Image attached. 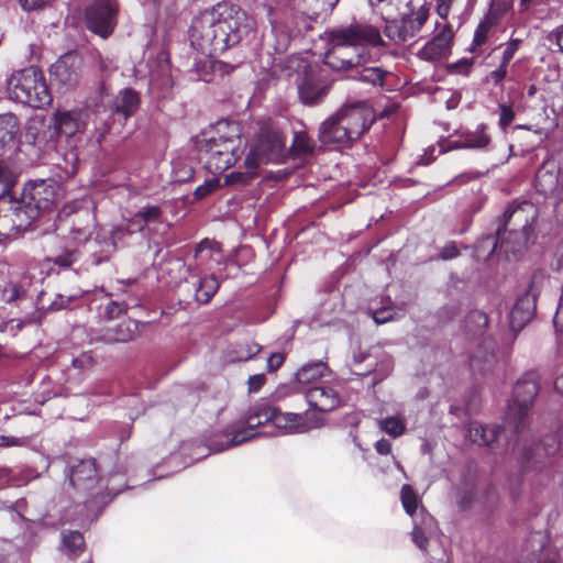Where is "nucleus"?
<instances>
[{
	"instance_id": "1",
	"label": "nucleus",
	"mask_w": 563,
	"mask_h": 563,
	"mask_svg": "<svg viewBox=\"0 0 563 563\" xmlns=\"http://www.w3.org/2000/svg\"><path fill=\"white\" fill-rule=\"evenodd\" d=\"M256 21L240 8L225 2L195 16L188 31L190 45L206 56L225 52L256 34Z\"/></svg>"
},
{
	"instance_id": "2",
	"label": "nucleus",
	"mask_w": 563,
	"mask_h": 563,
	"mask_svg": "<svg viewBox=\"0 0 563 563\" xmlns=\"http://www.w3.org/2000/svg\"><path fill=\"white\" fill-rule=\"evenodd\" d=\"M272 423L284 433H305L322 426L320 413L307 410L305 413L280 412L277 408L266 404L257 405L246 422L238 421L224 429L220 440H210L213 451L220 452L239 445L256 435L255 428Z\"/></svg>"
},
{
	"instance_id": "3",
	"label": "nucleus",
	"mask_w": 563,
	"mask_h": 563,
	"mask_svg": "<svg viewBox=\"0 0 563 563\" xmlns=\"http://www.w3.org/2000/svg\"><path fill=\"white\" fill-rule=\"evenodd\" d=\"M331 45L324 55V64L334 70H346L376 62L384 41L374 26L351 25L333 31Z\"/></svg>"
},
{
	"instance_id": "4",
	"label": "nucleus",
	"mask_w": 563,
	"mask_h": 563,
	"mask_svg": "<svg viewBox=\"0 0 563 563\" xmlns=\"http://www.w3.org/2000/svg\"><path fill=\"white\" fill-rule=\"evenodd\" d=\"M199 159L211 174H221L235 164L244 153L245 143L234 122L221 121L197 140Z\"/></svg>"
},
{
	"instance_id": "5",
	"label": "nucleus",
	"mask_w": 563,
	"mask_h": 563,
	"mask_svg": "<svg viewBox=\"0 0 563 563\" xmlns=\"http://www.w3.org/2000/svg\"><path fill=\"white\" fill-rule=\"evenodd\" d=\"M373 122L374 114L366 102L344 106L321 124L319 139L325 145L342 148L357 140Z\"/></svg>"
},
{
	"instance_id": "6",
	"label": "nucleus",
	"mask_w": 563,
	"mask_h": 563,
	"mask_svg": "<svg viewBox=\"0 0 563 563\" xmlns=\"http://www.w3.org/2000/svg\"><path fill=\"white\" fill-rule=\"evenodd\" d=\"M284 150L285 137L283 133L278 130L264 129L245 157V172H233L227 175L224 183L227 185L247 183L257 175L261 165L278 162L283 157Z\"/></svg>"
},
{
	"instance_id": "7",
	"label": "nucleus",
	"mask_w": 563,
	"mask_h": 563,
	"mask_svg": "<svg viewBox=\"0 0 563 563\" xmlns=\"http://www.w3.org/2000/svg\"><path fill=\"white\" fill-rule=\"evenodd\" d=\"M537 208L529 201H522L516 206H509L505 211L504 219L506 224H512L509 238L514 239L515 246H510V241L505 236V230L499 228L497 231V241L493 245V251L499 245L506 253L516 254L526 246L533 231V224L537 219Z\"/></svg>"
},
{
	"instance_id": "8",
	"label": "nucleus",
	"mask_w": 563,
	"mask_h": 563,
	"mask_svg": "<svg viewBox=\"0 0 563 563\" xmlns=\"http://www.w3.org/2000/svg\"><path fill=\"white\" fill-rule=\"evenodd\" d=\"M7 90L11 99L33 108L47 106L52 100L43 73L34 66L13 73Z\"/></svg>"
},
{
	"instance_id": "9",
	"label": "nucleus",
	"mask_w": 563,
	"mask_h": 563,
	"mask_svg": "<svg viewBox=\"0 0 563 563\" xmlns=\"http://www.w3.org/2000/svg\"><path fill=\"white\" fill-rule=\"evenodd\" d=\"M538 393L539 383L536 374L529 373L517 382L506 417L507 424L512 426L516 433L519 434L526 427V417Z\"/></svg>"
},
{
	"instance_id": "10",
	"label": "nucleus",
	"mask_w": 563,
	"mask_h": 563,
	"mask_svg": "<svg viewBox=\"0 0 563 563\" xmlns=\"http://www.w3.org/2000/svg\"><path fill=\"white\" fill-rule=\"evenodd\" d=\"M87 27L100 35L108 37L117 23V4L114 0H97L86 10Z\"/></svg>"
},
{
	"instance_id": "11",
	"label": "nucleus",
	"mask_w": 563,
	"mask_h": 563,
	"mask_svg": "<svg viewBox=\"0 0 563 563\" xmlns=\"http://www.w3.org/2000/svg\"><path fill=\"white\" fill-rule=\"evenodd\" d=\"M7 203L4 214L1 217V225L10 224L14 230H25L31 223L37 219L40 213L32 207L31 203L26 202V198L22 194L21 199H9L3 200Z\"/></svg>"
},
{
	"instance_id": "12",
	"label": "nucleus",
	"mask_w": 563,
	"mask_h": 563,
	"mask_svg": "<svg viewBox=\"0 0 563 563\" xmlns=\"http://www.w3.org/2000/svg\"><path fill=\"white\" fill-rule=\"evenodd\" d=\"M82 66L81 57L76 53L63 55L51 67V76L62 87L66 89L75 87L79 82Z\"/></svg>"
},
{
	"instance_id": "13",
	"label": "nucleus",
	"mask_w": 563,
	"mask_h": 563,
	"mask_svg": "<svg viewBox=\"0 0 563 563\" xmlns=\"http://www.w3.org/2000/svg\"><path fill=\"white\" fill-rule=\"evenodd\" d=\"M25 137L41 150L53 148L58 137L54 120L46 121L43 117L32 118L26 124Z\"/></svg>"
},
{
	"instance_id": "14",
	"label": "nucleus",
	"mask_w": 563,
	"mask_h": 563,
	"mask_svg": "<svg viewBox=\"0 0 563 563\" xmlns=\"http://www.w3.org/2000/svg\"><path fill=\"white\" fill-rule=\"evenodd\" d=\"M26 202L31 203L38 213L48 211L57 200L56 184L38 180L24 188Z\"/></svg>"
},
{
	"instance_id": "15",
	"label": "nucleus",
	"mask_w": 563,
	"mask_h": 563,
	"mask_svg": "<svg viewBox=\"0 0 563 563\" xmlns=\"http://www.w3.org/2000/svg\"><path fill=\"white\" fill-rule=\"evenodd\" d=\"M338 384L323 383L306 389V398L310 407L319 412H328L339 407L341 399L338 390Z\"/></svg>"
},
{
	"instance_id": "16",
	"label": "nucleus",
	"mask_w": 563,
	"mask_h": 563,
	"mask_svg": "<svg viewBox=\"0 0 563 563\" xmlns=\"http://www.w3.org/2000/svg\"><path fill=\"white\" fill-rule=\"evenodd\" d=\"M92 114L88 110L65 111L55 113L53 120L57 128V134L66 137L84 133Z\"/></svg>"
},
{
	"instance_id": "17",
	"label": "nucleus",
	"mask_w": 563,
	"mask_h": 563,
	"mask_svg": "<svg viewBox=\"0 0 563 563\" xmlns=\"http://www.w3.org/2000/svg\"><path fill=\"white\" fill-rule=\"evenodd\" d=\"M453 31L450 25H445L431 41L419 51L418 56L426 62H437L450 52Z\"/></svg>"
},
{
	"instance_id": "18",
	"label": "nucleus",
	"mask_w": 563,
	"mask_h": 563,
	"mask_svg": "<svg viewBox=\"0 0 563 563\" xmlns=\"http://www.w3.org/2000/svg\"><path fill=\"white\" fill-rule=\"evenodd\" d=\"M536 312V297L530 292L520 296L514 305L510 316L509 324L514 331L521 330L528 322H530Z\"/></svg>"
},
{
	"instance_id": "19",
	"label": "nucleus",
	"mask_w": 563,
	"mask_h": 563,
	"mask_svg": "<svg viewBox=\"0 0 563 563\" xmlns=\"http://www.w3.org/2000/svg\"><path fill=\"white\" fill-rule=\"evenodd\" d=\"M296 379L300 385L306 386L308 389L314 385L332 383L333 376L323 362H316L303 365L296 373Z\"/></svg>"
},
{
	"instance_id": "20",
	"label": "nucleus",
	"mask_w": 563,
	"mask_h": 563,
	"mask_svg": "<svg viewBox=\"0 0 563 563\" xmlns=\"http://www.w3.org/2000/svg\"><path fill=\"white\" fill-rule=\"evenodd\" d=\"M98 482L96 463L92 460L80 461L73 466L70 472V483L78 489H90Z\"/></svg>"
},
{
	"instance_id": "21",
	"label": "nucleus",
	"mask_w": 563,
	"mask_h": 563,
	"mask_svg": "<svg viewBox=\"0 0 563 563\" xmlns=\"http://www.w3.org/2000/svg\"><path fill=\"white\" fill-rule=\"evenodd\" d=\"M20 122L13 113L0 114V156L15 147Z\"/></svg>"
},
{
	"instance_id": "22",
	"label": "nucleus",
	"mask_w": 563,
	"mask_h": 563,
	"mask_svg": "<svg viewBox=\"0 0 563 563\" xmlns=\"http://www.w3.org/2000/svg\"><path fill=\"white\" fill-rule=\"evenodd\" d=\"M194 258L197 266L213 269L214 265L221 264L222 254L216 243L205 240L197 245Z\"/></svg>"
},
{
	"instance_id": "23",
	"label": "nucleus",
	"mask_w": 563,
	"mask_h": 563,
	"mask_svg": "<svg viewBox=\"0 0 563 563\" xmlns=\"http://www.w3.org/2000/svg\"><path fill=\"white\" fill-rule=\"evenodd\" d=\"M499 432L498 426H483L477 422H472L468 426L470 440L478 445H490L497 440Z\"/></svg>"
},
{
	"instance_id": "24",
	"label": "nucleus",
	"mask_w": 563,
	"mask_h": 563,
	"mask_svg": "<svg viewBox=\"0 0 563 563\" xmlns=\"http://www.w3.org/2000/svg\"><path fill=\"white\" fill-rule=\"evenodd\" d=\"M429 18V8L426 5H421L416 11H412L410 14H407L401 20L402 29L407 36V40L413 37L418 34L427 22Z\"/></svg>"
},
{
	"instance_id": "25",
	"label": "nucleus",
	"mask_w": 563,
	"mask_h": 563,
	"mask_svg": "<svg viewBox=\"0 0 563 563\" xmlns=\"http://www.w3.org/2000/svg\"><path fill=\"white\" fill-rule=\"evenodd\" d=\"M137 327L132 320L122 321L115 327L109 328L106 333L108 343H124L136 336Z\"/></svg>"
},
{
	"instance_id": "26",
	"label": "nucleus",
	"mask_w": 563,
	"mask_h": 563,
	"mask_svg": "<svg viewBox=\"0 0 563 563\" xmlns=\"http://www.w3.org/2000/svg\"><path fill=\"white\" fill-rule=\"evenodd\" d=\"M139 104L140 98L137 92L131 88H124L114 99L113 108L115 112L130 117L136 111Z\"/></svg>"
},
{
	"instance_id": "27",
	"label": "nucleus",
	"mask_w": 563,
	"mask_h": 563,
	"mask_svg": "<svg viewBox=\"0 0 563 563\" xmlns=\"http://www.w3.org/2000/svg\"><path fill=\"white\" fill-rule=\"evenodd\" d=\"M272 32L267 38L275 53H285L290 44V34L287 26L277 21H271Z\"/></svg>"
},
{
	"instance_id": "28",
	"label": "nucleus",
	"mask_w": 563,
	"mask_h": 563,
	"mask_svg": "<svg viewBox=\"0 0 563 563\" xmlns=\"http://www.w3.org/2000/svg\"><path fill=\"white\" fill-rule=\"evenodd\" d=\"M191 285L195 289V298L200 303L208 302L219 288V282L213 275L199 277L192 280Z\"/></svg>"
},
{
	"instance_id": "29",
	"label": "nucleus",
	"mask_w": 563,
	"mask_h": 563,
	"mask_svg": "<svg viewBox=\"0 0 563 563\" xmlns=\"http://www.w3.org/2000/svg\"><path fill=\"white\" fill-rule=\"evenodd\" d=\"M485 126L481 125L475 132L465 134L461 140L452 142L453 148H485L489 144V136L485 133Z\"/></svg>"
},
{
	"instance_id": "30",
	"label": "nucleus",
	"mask_w": 563,
	"mask_h": 563,
	"mask_svg": "<svg viewBox=\"0 0 563 563\" xmlns=\"http://www.w3.org/2000/svg\"><path fill=\"white\" fill-rule=\"evenodd\" d=\"M327 87L314 82L311 78L306 77L299 85V97L303 103H314L321 96L325 93Z\"/></svg>"
},
{
	"instance_id": "31",
	"label": "nucleus",
	"mask_w": 563,
	"mask_h": 563,
	"mask_svg": "<svg viewBox=\"0 0 563 563\" xmlns=\"http://www.w3.org/2000/svg\"><path fill=\"white\" fill-rule=\"evenodd\" d=\"M261 351V345L254 341H246L240 344H236L230 352L229 358L232 362H246L251 360L253 356L258 354Z\"/></svg>"
},
{
	"instance_id": "32",
	"label": "nucleus",
	"mask_w": 563,
	"mask_h": 563,
	"mask_svg": "<svg viewBox=\"0 0 563 563\" xmlns=\"http://www.w3.org/2000/svg\"><path fill=\"white\" fill-rule=\"evenodd\" d=\"M496 360L493 350L478 349L470 360V364L473 371L483 373L492 368Z\"/></svg>"
},
{
	"instance_id": "33",
	"label": "nucleus",
	"mask_w": 563,
	"mask_h": 563,
	"mask_svg": "<svg viewBox=\"0 0 563 563\" xmlns=\"http://www.w3.org/2000/svg\"><path fill=\"white\" fill-rule=\"evenodd\" d=\"M63 549L68 555L77 556L85 550V540L80 532L68 531L63 533Z\"/></svg>"
},
{
	"instance_id": "34",
	"label": "nucleus",
	"mask_w": 563,
	"mask_h": 563,
	"mask_svg": "<svg viewBox=\"0 0 563 563\" xmlns=\"http://www.w3.org/2000/svg\"><path fill=\"white\" fill-rule=\"evenodd\" d=\"M372 12L378 15L383 21H388L396 16L397 4L395 0H368Z\"/></svg>"
},
{
	"instance_id": "35",
	"label": "nucleus",
	"mask_w": 563,
	"mask_h": 563,
	"mask_svg": "<svg viewBox=\"0 0 563 563\" xmlns=\"http://www.w3.org/2000/svg\"><path fill=\"white\" fill-rule=\"evenodd\" d=\"M366 64L360 66L361 70L358 71L357 79L360 81L371 84L373 86H383L384 85V78L387 75L385 70H383L380 67H367Z\"/></svg>"
},
{
	"instance_id": "36",
	"label": "nucleus",
	"mask_w": 563,
	"mask_h": 563,
	"mask_svg": "<svg viewBox=\"0 0 563 563\" xmlns=\"http://www.w3.org/2000/svg\"><path fill=\"white\" fill-rule=\"evenodd\" d=\"M87 221L82 224L80 221H74L70 229L71 239L77 243H85L89 240L93 229V220L89 213H86Z\"/></svg>"
},
{
	"instance_id": "37",
	"label": "nucleus",
	"mask_w": 563,
	"mask_h": 563,
	"mask_svg": "<svg viewBox=\"0 0 563 563\" xmlns=\"http://www.w3.org/2000/svg\"><path fill=\"white\" fill-rule=\"evenodd\" d=\"M380 430L393 438L402 435L406 431L404 421L397 417H387L378 420Z\"/></svg>"
},
{
	"instance_id": "38",
	"label": "nucleus",
	"mask_w": 563,
	"mask_h": 563,
	"mask_svg": "<svg viewBox=\"0 0 563 563\" xmlns=\"http://www.w3.org/2000/svg\"><path fill=\"white\" fill-rule=\"evenodd\" d=\"M432 525L433 519L430 516H423L422 526H419L417 522H415V527L412 530V541L421 550L426 549L428 541L426 538V532L427 530L431 529Z\"/></svg>"
},
{
	"instance_id": "39",
	"label": "nucleus",
	"mask_w": 563,
	"mask_h": 563,
	"mask_svg": "<svg viewBox=\"0 0 563 563\" xmlns=\"http://www.w3.org/2000/svg\"><path fill=\"white\" fill-rule=\"evenodd\" d=\"M146 222L143 219L136 220V214L129 221L126 228L118 227L112 231V242L115 246L125 233L141 232Z\"/></svg>"
},
{
	"instance_id": "40",
	"label": "nucleus",
	"mask_w": 563,
	"mask_h": 563,
	"mask_svg": "<svg viewBox=\"0 0 563 563\" xmlns=\"http://www.w3.org/2000/svg\"><path fill=\"white\" fill-rule=\"evenodd\" d=\"M401 503L402 507L409 516H413L419 506V499L412 487L404 485L401 488Z\"/></svg>"
},
{
	"instance_id": "41",
	"label": "nucleus",
	"mask_w": 563,
	"mask_h": 563,
	"mask_svg": "<svg viewBox=\"0 0 563 563\" xmlns=\"http://www.w3.org/2000/svg\"><path fill=\"white\" fill-rule=\"evenodd\" d=\"M385 22H386V26H385L384 32L388 38H390L391 41L397 42V43L408 41L407 36L404 32V29L401 27L402 26L401 20H396L395 18H393Z\"/></svg>"
},
{
	"instance_id": "42",
	"label": "nucleus",
	"mask_w": 563,
	"mask_h": 563,
	"mask_svg": "<svg viewBox=\"0 0 563 563\" xmlns=\"http://www.w3.org/2000/svg\"><path fill=\"white\" fill-rule=\"evenodd\" d=\"M291 148L296 155L308 154L313 148V142L310 140L307 133L297 132L295 133Z\"/></svg>"
},
{
	"instance_id": "43",
	"label": "nucleus",
	"mask_w": 563,
	"mask_h": 563,
	"mask_svg": "<svg viewBox=\"0 0 563 563\" xmlns=\"http://www.w3.org/2000/svg\"><path fill=\"white\" fill-rule=\"evenodd\" d=\"M218 185L219 180L217 179L206 180L201 186H198L195 189L192 196H185L181 199L185 203L191 202L194 200H199L209 195L210 192H212L218 187Z\"/></svg>"
},
{
	"instance_id": "44",
	"label": "nucleus",
	"mask_w": 563,
	"mask_h": 563,
	"mask_svg": "<svg viewBox=\"0 0 563 563\" xmlns=\"http://www.w3.org/2000/svg\"><path fill=\"white\" fill-rule=\"evenodd\" d=\"M536 183L545 192L556 184V176L553 174L548 175V172L541 168L537 173Z\"/></svg>"
},
{
	"instance_id": "45",
	"label": "nucleus",
	"mask_w": 563,
	"mask_h": 563,
	"mask_svg": "<svg viewBox=\"0 0 563 563\" xmlns=\"http://www.w3.org/2000/svg\"><path fill=\"white\" fill-rule=\"evenodd\" d=\"M30 437H11L0 434V448L25 446L30 443Z\"/></svg>"
},
{
	"instance_id": "46",
	"label": "nucleus",
	"mask_w": 563,
	"mask_h": 563,
	"mask_svg": "<svg viewBox=\"0 0 563 563\" xmlns=\"http://www.w3.org/2000/svg\"><path fill=\"white\" fill-rule=\"evenodd\" d=\"M520 44H521V41L519 38H512L507 43V45L503 52V57H501V63L504 65L508 66V64L515 56L516 52L518 51Z\"/></svg>"
},
{
	"instance_id": "47",
	"label": "nucleus",
	"mask_w": 563,
	"mask_h": 563,
	"mask_svg": "<svg viewBox=\"0 0 563 563\" xmlns=\"http://www.w3.org/2000/svg\"><path fill=\"white\" fill-rule=\"evenodd\" d=\"M492 24L488 21H482L474 33V43L479 46L484 44L488 37Z\"/></svg>"
},
{
	"instance_id": "48",
	"label": "nucleus",
	"mask_w": 563,
	"mask_h": 563,
	"mask_svg": "<svg viewBox=\"0 0 563 563\" xmlns=\"http://www.w3.org/2000/svg\"><path fill=\"white\" fill-rule=\"evenodd\" d=\"M395 318L396 311L393 308H382L379 310H374L373 312V319L377 324L386 323Z\"/></svg>"
},
{
	"instance_id": "49",
	"label": "nucleus",
	"mask_w": 563,
	"mask_h": 563,
	"mask_svg": "<svg viewBox=\"0 0 563 563\" xmlns=\"http://www.w3.org/2000/svg\"><path fill=\"white\" fill-rule=\"evenodd\" d=\"M339 0H311L314 13L322 14L333 10Z\"/></svg>"
},
{
	"instance_id": "50",
	"label": "nucleus",
	"mask_w": 563,
	"mask_h": 563,
	"mask_svg": "<svg viewBox=\"0 0 563 563\" xmlns=\"http://www.w3.org/2000/svg\"><path fill=\"white\" fill-rule=\"evenodd\" d=\"M500 110V118H499V124L503 129L507 128L512 120L515 119V113L510 106L506 103H501L499 106Z\"/></svg>"
},
{
	"instance_id": "51",
	"label": "nucleus",
	"mask_w": 563,
	"mask_h": 563,
	"mask_svg": "<svg viewBox=\"0 0 563 563\" xmlns=\"http://www.w3.org/2000/svg\"><path fill=\"white\" fill-rule=\"evenodd\" d=\"M159 209L157 207L147 206L136 213V220L143 219L146 223L153 220H158Z\"/></svg>"
},
{
	"instance_id": "52",
	"label": "nucleus",
	"mask_w": 563,
	"mask_h": 563,
	"mask_svg": "<svg viewBox=\"0 0 563 563\" xmlns=\"http://www.w3.org/2000/svg\"><path fill=\"white\" fill-rule=\"evenodd\" d=\"M123 311L124 308L121 303L111 301L104 308V316L111 320L118 318Z\"/></svg>"
},
{
	"instance_id": "53",
	"label": "nucleus",
	"mask_w": 563,
	"mask_h": 563,
	"mask_svg": "<svg viewBox=\"0 0 563 563\" xmlns=\"http://www.w3.org/2000/svg\"><path fill=\"white\" fill-rule=\"evenodd\" d=\"M453 4V0H437V14L442 19L446 20Z\"/></svg>"
},
{
	"instance_id": "54",
	"label": "nucleus",
	"mask_w": 563,
	"mask_h": 563,
	"mask_svg": "<svg viewBox=\"0 0 563 563\" xmlns=\"http://www.w3.org/2000/svg\"><path fill=\"white\" fill-rule=\"evenodd\" d=\"M265 383V375L264 374H256V375H252L250 376L249 378V391L250 393H257L262 386L264 385Z\"/></svg>"
},
{
	"instance_id": "55",
	"label": "nucleus",
	"mask_w": 563,
	"mask_h": 563,
	"mask_svg": "<svg viewBox=\"0 0 563 563\" xmlns=\"http://www.w3.org/2000/svg\"><path fill=\"white\" fill-rule=\"evenodd\" d=\"M283 363H284V355L280 353H273L267 358V369L273 372V371L277 369L278 367H280Z\"/></svg>"
},
{
	"instance_id": "56",
	"label": "nucleus",
	"mask_w": 563,
	"mask_h": 563,
	"mask_svg": "<svg viewBox=\"0 0 563 563\" xmlns=\"http://www.w3.org/2000/svg\"><path fill=\"white\" fill-rule=\"evenodd\" d=\"M507 75V65L500 63L499 67L490 73L489 77L495 84H499Z\"/></svg>"
},
{
	"instance_id": "57",
	"label": "nucleus",
	"mask_w": 563,
	"mask_h": 563,
	"mask_svg": "<svg viewBox=\"0 0 563 563\" xmlns=\"http://www.w3.org/2000/svg\"><path fill=\"white\" fill-rule=\"evenodd\" d=\"M10 184H11V173L0 161V185H2V188L0 189V191H2Z\"/></svg>"
},
{
	"instance_id": "58",
	"label": "nucleus",
	"mask_w": 563,
	"mask_h": 563,
	"mask_svg": "<svg viewBox=\"0 0 563 563\" xmlns=\"http://www.w3.org/2000/svg\"><path fill=\"white\" fill-rule=\"evenodd\" d=\"M54 262H55V264H57L59 266L68 267L74 262V253L67 252L65 254L58 255L54 258Z\"/></svg>"
},
{
	"instance_id": "59",
	"label": "nucleus",
	"mask_w": 563,
	"mask_h": 563,
	"mask_svg": "<svg viewBox=\"0 0 563 563\" xmlns=\"http://www.w3.org/2000/svg\"><path fill=\"white\" fill-rule=\"evenodd\" d=\"M375 449L376 451L382 454V455H386V454H389L390 453V450H391V445H390V442L386 439H380L378 440L376 443H375Z\"/></svg>"
},
{
	"instance_id": "60",
	"label": "nucleus",
	"mask_w": 563,
	"mask_h": 563,
	"mask_svg": "<svg viewBox=\"0 0 563 563\" xmlns=\"http://www.w3.org/2000/svg\"><path fill=\"white\" fill-rule=\"evenodd\" d=\"M457 255V249L454 244H449L441 251V257L443 260H451Z\"/></svg>"
},
{
	"instance_id": "61",
	"label": "nucleus",
	"mask_w": 563,
	"mask_h": 563,
	"mask_svg": "<svg viewBox=\"0 0 563 563\" xmlns=\"http://www.w3.org/2000/svg\"><path fill=\"white\" fill-rule=\"evenodd\" d=\"M92 364V358L88 355H81L73 360V365L77 368H84Z\"/></svg>"
},
{
	"instance_id": "62",
	"label": "nucleus",
	"mask_w": 563,
	"mask_h": 563,
	"mask_svg": "<svg viewBox=\"0 0 563 563\" xmlns=\"http://www.w3.org/2000/svg\"><path fill=\"white\" fill-rule=\"evenodd\" d=\"M548 442H549V443L547 444V446H544V448H543V450H544V454H545V455H552V454H554V453L556 452V450H558V442H556L555 437H550V438L548 439Z\"/></svg>"
},
{
	"instance_id": "63",
	"label": "nucleus",
	"mask_w": 563,
	"mask_h": 563,
	"mask_svg": "<svg viewBox=\"0 0 563 563\" xmlns=\"http://www.w3.org/2000/svg\"><path fill=\"white\" fill-rule=\"evenodd\" d=\"M194 170L191 167L178 168V183L187 181L192 177Z\"/></svg>"
},
{
	"instance_id": "64",
	"label": "nucleus",
	"mask_w": 563,
	"mask_h": 563,
	"mask_svg": "<svg viewBox=\"0 0 563 563\" xmlns=\"http://www.w3.org/2000/svg\"><path fill=\"white\" fill-rule=\"evenodd\" d=\"M471 318L476 320L479 328H485L487 325V317L481 311L472 312Z\"/></svg>"
}]
</instances>
